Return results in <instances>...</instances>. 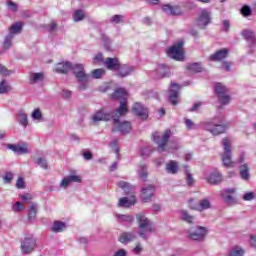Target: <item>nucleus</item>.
Segmentation results:
<instances>
[{
    "mask_svg": "<svg viewBox=\"0 0 256 256\" xmlns=\"http://www.w3.org/2000/svg\"><path fill=\"white\" fill-rule=\"evenodd\" d=\"M136 222L138 224L139 237H141V239H144V241H147L149 239L147 233H155V226H153L151 220H149V218H147V216H145V213L143 212L136 214Z\"/></svg>",
    "mask_w": 256,
    "mask_h": 256,
    "instance_id": "nucleus-1",
    "label": "nucleus"
},
{
    "mask_svg": "<svg viewBox=\"0 0 256 256\" xmlns=\"http://www.w3.org/2000/svg\"><path fill=\"white\" fill-rule=\"evenodd\" d=\"M70 71H73V74L75 75L79 83V91H85L89 83V74L85 73V67L83 66V64L71 63Z\"/></svg>",
    "mask_w": 256,
    "mask_h": 256,
    "instance_id": "nucleus-2",
    "label": "nucleus"
},
{
    "mask_svg": "<svg viewBox=\"0 0 256 256\" xmlns=\"http://www.w3.org/2000/svg\"><path fill=\"white\" fill-rule=\"evenodd\" d=\"M126 95L127 90H125V88H118L111 94V99H121L120 106L114 110L115 113H118L120 117H123V115H126V113L129 111L127 108V98H125Z\"/></svg>",
    "mask_w": 256,
    "mask_h": 256,
    "instance_id": "nucleus-3",
    "label": "nucleus"
},
{
    "mask_svg": "<svg viewBox=\"0 0 256 256\" xmlns=\"http://www.w3.org/2000/svg\"><path fill=\"white\" fill-rule=\"evenodd\" d=\"M205 131H209L212 135H221L227 131L229 125L223 123V119L214 118L211 121L205 122L203 125Z\"/></svg>",
    "mask_w": 256,
    "mask_h": 256,
    "instance_id": "nucleus-4",
    "label": "nucleus"
},
{
    "mask_svg": "<svg viewBox=\"0 0 256 256\" xmlns=\"http://www.w3.org/2000/svg\"><path fill=\"white\" fill-rule=\"evenodd\" d=\"M184 45V40H179L174 43L166 50L168 57H170V59H174V61H185V51H183Z\"/></svg>",
    "mask_w": 256,
    "mask_h": 256,
    "instance_id": "nucleus-5",
    "label": "nucleus"
},
{
    "mask_svg": "<svg viewBox=\"0 0 256 256\" xmlns=\"http://www.w3.org/2000/svg\"><path fill=\"white\" fill-rule=\"evenodd\" d=\"M222 147L224 149V153L222 154V165L228 168L235 167V162L232 160L231 141H229V138H224L222 140Z\"/></svg>",
    "mask_w": 256,
    "mask_h": 256,
    "instance_id": "nucleus-6",
    "label": "nucleus"
},
{
    "mask_svg": "<svg viewBox=\"0 0 256 256\" xmlns=\"http://www.w3.org/2000/svg\"><path fill=\"white\" fill-rule=\"evenodd\" d=\"M209 231L203 226H193L187 230V237L192 241H205Z\"/></svg>",
    "mask_w": 256,
    "mask_h": 256,
    "instance_id": "nucleus-7",
    "label": "nucleus"
},
{
    "mask_svg": "<svg viewBox=\"0 0 256 256\" xmlns=\"http://www.w3.org/2000/svg\"><path fill=\"white\" fill-rule=\"evenodd\" d=\"M152 139L158 145V151L163 152L165 151V147H167V143H169V139H171V131L166 130L162 137L159 135V132H154Z\"/></svg>",
    "mask_w": 256,
    "mask_h": 256,
    "instance_id": "nucleus-8",
    "label": "nucleus"
},
{
    "mask_svg": "<svg viewBox=\"0 0 256 256\" xmlns=\"http://www.w3.org/2000/svg\"><path fill=\"white\" fill-rule=\"evenodd\" d=\"M113 125H118L117 127L112 128V133L119 132L121 135H127L131 133V122L124 121L121 122L119 119V113H117L113 118Z\"/></svg>",
    "mask_w": 256,
    "mask_h": 256,
    "instance_id": "nucleus-9",
    "label": "nucleus"
},
{
    "mask_svg": "<svg viewBox=\"0 0 256 256\" xmlns=\"http://www.w3.org/2000/svg\"><path fill=\"white\" fill-rule=\"evenodd\" d=\"M188 204L190 209L193 211H199L200 213L203 211H207V209H212L213 205L211 204V200L209 198H204L200 200L198 203H195L193 198L188 200Z\"/></svg>",
    "mask_w": 256,
    "mask_h": 256,
    "instance_id": "nucleus-10",
    "label": "nucleus"
},
{
    "mask_svg": "<svg viewBox=\"0 0 256 256\" xmlns=\"http://www.w3.org/2000/svg\"><path fill=\"white\" fill-rule=\"evenodd\" d=\"M117 112L112 111L110 113H105V110L100 109L96 111L92 116L93 123H99V121H111V119H114Z\"/></svg>",
    "mask_w": 256,
    "mask_h": 256,
    "instance_id": "nucleus-11",
    "label": "nucleus"
},
{
    "mask_svg": "<svg viewBox=\"0 0 256 256\" xmlns=\"http://www.w3.org/2000/svg\"><path fill=\"white\" fill-rule=\"evenodd\" d=\"M211 23V12L202 10L201 14L196 19L197 27L200 29H207V25Z\"/></svg>",
    "mask_w": 256,
    "mask_h": 256,
    "instance_id": "nucleus-12",
    "label": "nucleus"
},
{
    "mask_svg": "<svg viewBox=\"0 0 256 256\" xmlns=\"http://www.w3.org/2000/svg\"><path fill=\"white\" fill-rule=\"evenodd\" d=\"M162 11L166 13V15H170L172 17H177L179 15H183V8L181 5H171V4H164L162 6Z\"/></svg>",
    "mask_w": 256,
    "mask_h": 256,
    "instance_id": "nucleus-13",
    "label": "nucleus"
},
{
    "mask_svg": "<svg viewBox=\"0 0 256 256\" xmlns=\"http://www.w3.org/2000/svg\"><path fill=\"white\" fill-rule=\"evenodd\" d=\"M135 71V67L129 64H121L119 65V69L116 70V77L120 79H125V77H129Z\"/></svg>",
    "mask_w": 256,
    "mask_h": 256,
    "instance_id": "nucleus-14",
    "label": "nucleus"
},
{
    "mask_svg": "<svg viewBox=\"0 0 256 256\" xmlns=\"http://www.w3.org/2000/svg\"><path fill=\"white\" fill-rule=\"evenodd\" d=\"M241 36L245 39V41L248 44V47L250 49H253V47H256V34L255 31L244 29L241 32Z\"/></svg>",
    "mask_w": 256,
    "mask_h": 256,
    "instance_id": "nucleus-15",
    "label": "nucleus"
},
{
    "mask_svg": "<svg viewBox=\"0 0 256 256\" xmlns=\"http://www.w3.org/2000/svg\"><path fill=\"white\" fill-rule=\"evenodd\" d=\"M34 249L35 239L31 237H26L21 243V252L23 253V255H29V253H33Z\"/></svg>",
    "mask_w": 256,
    "mask_h": 256,
    "instance_id": "nucleus-16",
    "label": "nucleus"
},
{
    "mask_svg": "<svg viewBox=\"0 0 256 256\" xmlns=\"http://www.w3.org/2000/svg\"><path fill=\"white\" fill-rule=\"evenodd\" d=\"M132 111H133L134 115H136L137 117H140V119H142V121L149 119V112L139 102H136L133 105Z\"/></svg>",
    "mask_w": 256,
    "mask_h": 256,
    "instance_id": "nucleus-17",
    "label": "nucleus"
},
{
    "mask_svg": "<svg viewBox=\"0 0 256 256\" xmlns=\"http://www.w3.org/2000/svg\"><path fill=\"white\" fill-rule=\"evenodd\" d=\"M135 203H137V197L131 193H128L125 197L119 199L118 207H133Z\"/></svg>",
    "mask_w": 256,
    "mask_h": 256,
    "instance_id": "nucleus-18",
    "label": "nucleus"
},
{
    "mask_svg": "<svg viewBox=\"0 0 256 256\" xmlns=\"http://www.w3.org/2000/svg\"><path fill=\"white\" fill-rule=\"evenodd\" d=\"M121 64V61H119V58L114 57H108L106 58L104 65L108 71H112V73H116L119 69V65Z\"/></svg>",
    "mask_w": 256,
    "mask_h": 256,
    "instance_id": "nucleus-19",
    "label": "nucleus"
},
{
    "mask_svg": "<svg viewBox=\"0 0 256 256\" xmlns=\"http://www.w3.org/2000/svg\"><path fill=\"white\" fill-rule=\"evenodd\" d=\"M172 89L169 90V102L172 105H177L179 103L177 99H179V84L172 82L171 85Z\"/></svg>",
    "mask_w": 256,
    "mask_h": 256,
    "instance_id": "nucleus-20",
    "label": "nucleus"
},
{
    "mask_svg": "<svg viewBox=\"0 0 256 256\" xmlns=\"http://www.w3.org/2000/svg\"><path fill=\"white\" fill-rule=\"evenodd\" d=\"M227 55H229V50L227 48H222L214 54H211L209 59L210 61H223V59H227Z\"/></svg>",
    "mask_w": 256,
    "mask_h": 256,
    "instance_id": "nucleus-21",
    "label": "nucleus"
},
{
    "mask_svg": "<svg viewBox=\"0 0 256 256\" xmlns=\"http://www.w3.org/2000/svg\"><path fill=\"white\" fill-rule=\"evenodd\" d=\"M158 76L156 79H164V77H171V69L165 64H159L156 70Z\"/></svg>",
    "mask_w": 256,
    "mask_h": 256,
    "instance_id": "nucleus-22",
    "label": "nucleus"
},
{
    "mask_svg": "<svg viewBox=\"0 0 256 256\" xmlns=\"http://www.w3.org/2000/svg\"><path fill=\"white\" fill-rule=\"evenodd\" d=\"M206 180L211 185H219L223 181V175L219 171H214L209 174Z\"/></svg>",
    "mask_w": 256,
    "mask_h": 256,
    "instance_id": "nucleus-23",
    "label": "nucleus"
},
{
    "mask_svg": "<svg viewBox=\"0 0 256 256\" xmlns=\"http://www.w3.org/2000/svg\"><path fill=\"white\" fill-rule=\"evenodd\" d=\"M55 71L56 73L67 75L69 71H71V61L60 62L56 64Z\"/></svg>",
    "mask_w": 256,
    "mask_h": 256,
    "instance_id": "nucleus-24",
    "label": "nucleus"
},
{
    "mask_svg": "<svg viewBox=\"0 0 256 256\" xmlns=\"http://www.w3.org/2000/svg\"><path fill=\"white\" fill-rule=\"evenodd\" d=\"M71 183H81V177L77 175H69L62 179L60 183V187L67 188L68 185H71Z\"/></svg>",
    "mask_w": 256,
    "mask_h": 256,
    "instance_id": "nucleus-25",
    "label": "nucleus"
},
{
    "mask_svg": "<svg viewBox=\"0 0 256 256\" xmlns=\"http://www.w3.org/2000/svg\"><path fill=\"white\" fill-rule=\"evenodd\" d=\"M135 239H137V234L135 232H124L119 237L120 243L123 244L131 243V241H135Z\"/></svg>",
    "mask_w": 256,
    "mask_h": 256,
    "instance_id": "nucleus-26",
    "label": "nucleus"
},
{
    "mask_svg": "<svg viewBox=\"0 0 256 256\" xmlns=\"http://www.w3.org/2000/svg\"><path fill=\"white\" fill-rule=\"evenodd\" d=\"M8 149H11V151L17 153L18 155H25L29 153V148H27V146H21L17 144H9Z\"/></svg>",
    "mask_w": 256,
    "mask_h": 256,
    "instance_id": "nucleus-27",
    "label": "nucleus"
},
{
    "mask_svg": "<svg viewBox=\"0 0 256 256\" xmlns=\"http://www.w3.org/2000/svg\"><path fill=\"white\" fill-rule=\"evenodd\" d=\"M166 172L171 175H177V173H179V163L175 160L169 161V163L166 164Z\"/></svg>",
    "mask_w": 256,
    "mask_h": 256,
    "instance_id": "nucleus-28",
    "label": "nucleus"
},
{
    "mask_svg": "<svg viewBox=\"0 0 256 256\" xmlns=\"http://www.w3.org/2000/svg\"><path fill=\"white\" fill-rule=\"evenodd\" d=\"M21 31H23V22H15L10 26L8 35L15 37Z\"/></svg>",
    "mask_w": 256,
    "mask_h": 256,
    "instance_id": "nucleus-29",
    "label": "nucleus"
},
{
    "mask_svg": "<svg viewBox=\"0 0 256 256\" xmlns=\"http://www.w3.org/2000/svg\"><path fill=\"white\" fill-rule=\"evenodd\" d=\"M239 175L243 181H249L251 174L249 173V166L247 164L239 166Z\"/></svg>",
    "mask_w": 256,
    "mask_h": 256,
    "instance_id": "nucleus-30",
    "label": "nucleus"
},
{
    "mask_svg": "<svg viewBox=\"0 0 256 256\" xmlns=\"http://www.w3.org/2000/svg\"><path fill=\"white\" fill-rule=\"evenodd\" d=\"M188 71L192 73H202L203 72V64L200 62L189 63L186 67Z\"/></svg>",
    "mask_w": 256,
    "mask_h": 256,
    "instance_id": "nucleus-31",
    "label": "nucleus"
},
{
    "mask_svg": "<svg viewBox=\"0 0 256 256\" xmlns=\"http://www.w3.org/2000/svg\"><path fill=\"white\" fill-rule=\"evenodd\" d=\"M179 214H180V219L182 221H184L185 223L191 224V223H193V221H195V216L190 215L189 211H187V210H180Z\"/></svg>",
    "mask_w": 256,
    "mask_h": 256,
    "instance_id": "nucleus-32",
    "label": "nucleus"
},
{
    "mask_svg": "<svg viewBox=\"0 0 256 256\" xmlns=\"http://www.w3.org/2000/svg\"><path fill=\"white\" fill-rule=\"evenodd\" d=\"M138 175L142 181H147L148 172H147V164L141 163L138 166Z\"/></svg>",
    "mask_w": 256,
    "mask_h": 256,
    "instance_id": "nucleus-33",
    "label": "nucleus"
},
{
    "mask_svg": "<svg viewBox=\"0 0 256 256\" xmlns=\"http://www.w3.org/2000/svg\"><path fill=\"white\" fill-rule=\"evenodd\" d=\"M17 121H18L19 125H22V127H27L29 125V120L27 118V114H25L23 111L18 112Z\"/></svg>",
    "mask_w": 256,
    "mask_h": 256,
    "instance_id": "nucleus-34",
    "label": "nucleus"
},
{
    "mask_svg": "<svg viewBox=\"0 0 256 256\" xmlns=\"http://www.w3.org/2000/svg\"><path fill=\"white\" fill-rule=\"evenodd\" d=\"M118 187L124 191V193H131V191H135V186L131 185L128 182L120 181L118 182Z\"/></svg>",
    "mask_w": 256,
    "mask_h": 256,
    "instance_id": "nucleus-35",
    "label": "nucleus"
},
{
    "mask_svg": "<svg viewBox=\"0 0 256 256\" xmlns=\"http://www.w3.org/2000/svg\"><path fill=\"white\" fill-rule=\"evenodd\" d=\"M37 217V204L30 203L28 211L29 221H33Z\"/></svg>",
    "mask_w": 256,
    "mask_h": 256,
    "instance_id": "nucleus-36",
    "label": "nucleus"
},
{
    "mask_svg": "<svg viewBox=\"0 0 256 256\" xmlns=\"http://www.w3.org/2000/svg\"><path fill=\"white\" fill-rule=\"evenodd\" d=\"M72 17L75 23H79V21H83V19H85V12L81 9H77L74 11Z\"/></svg>",
    "mask_w": 256,
    "mask_h": 256,
    "instance_id": "nucleus-37",
    "label": "nucleus"
},
{
    "mask_svg": "<svg viewBox=\"0 0 256 256\" xmlns=\"http://www.w3.org/2000/svg\"><path fill=\"white\" fill-rule=\"evenodd\" d=\"M221 197L228 205H235L237 203V198L229 193H223Z\"/></svg>",
    "mask_w": 256,
    "mask_h": 256,
    "instance_id": "nucleus-38",
    "label": "nucleus"
},
{
    "mask_svg": "<svg viewBox=\"0 0 256 256\" xmlns=\"http://www.w3.org/2000/svg\"><path fill=\"white\" fill-rule=\"evenodd\" d=\"M63 231H65V223H63L61 221L54 222V224L52 226V232L53 233H61Z\"/></svg>",
    "mask_w": 256,
    "mask_h": 256,
    "instance_id": "nucleus-39",
    "label": "nucleus"
},
{
    "mask_svg": "<svg viewBox=\"0 0 256 256\" xmlns=\"http://www.w3.org/2000/svg\"><path fill=\"white\" fill-rule=\"evenodd\" d=\"M11 91V86L7 83V80L3 79L0 82V95H5V93H9Z\"/></svg>",
    "mask_w": 256,
    "mask_h": 256,
    "instance_id": "nucleus-40",
    "label": "nucleus"
},
{
    "mask_svg": "<svg viewBox=\"0 0 256 256\" xmlns=\"http://www.w3.org/2000/svg\"><path fill=\"white\" fill-rule=\"evenodd\" d=\"M13 39H15V37L11 36L10 34L5 36L3 41V49H5V51L11 49V45H13Z\"/></svg>",
    "mask_w": 256,
    "mask_h": 256,
    "instance_id": "nucleus-41",
    "label": "nucleus"
},
{
    "mask_svg": "<svg viewBox=\"0 0 256 256\" xmlns=\"http://www.w3.org/2000/svg\"><path fill=\"white\" fill-rule=\"evenodd\" d=\"M214 91L216 93V95H225V93H227V87H225L223 84L221 83H217L215 86H214Z\"/></svg>",
    "mask_w": 256,
    "mask_h": 256,
    "instance_id": "nucleus-42",
    "label": "nucleus"
},
{
    "mask_svg": "<svg viewBox=\"0 0 256 256\" xmlns=\"http://www.w3.org/2000/svg\"><path fill=\"white\" fill-rule=\"evenodd\" d=\"M240 13L243 15V17H251V15H253V10L251 9V6L244 5L240 9Z\"/></svg>",
    "mask_w": 256,
    "mask_h": 256,
    "instance_id": "nucleus-43",
    "label": "nucleus"
},
{
    "mask_svg": "<svg viewBox=\"0 0 256 256\" xmlns=\"http://www.w3.org/2000/svg\"><path fill=\"white\" fill-rule=\"evenodd\" d=\"M43 79V73L36 72L30 76V83H37L39 81H43Z\"/></svg>",
    "mask_w": 256,
    "mask_h": 256,
    "instance_id": "nucleus-44",
    "label": "nucleus"
},
{
    "mask_svg": "<svg viewBox=\"0 0 256 256\" xmlns=\"http://www.w3.org/2000/svg\"><path fill=\"white\" fill-rule=\"evenodd\" d=\"M124 20L125 16L116 14L110 18V23H115V25H119V23H124Z\"/></svg>",
    "mask_w": 256,
    "mask_h": 256,
    "instance_id": "nucleus-45",
    "label": "nucleus"
},
{
    "mask_svg": "<svg viewBox=\"0 0 256 256\" xmlns=\"http://www.w3.org/2000/svg\"><path fill=\"white\" fill-rule=\"evenodd\" d=\"M103 75H105V70L98 68V69H94L92 71V78L93 79H101V77H103Z\"/></svg>",
    "mask_w": 256,
    "mask_h": 256,
    "instance_id": "nucleus-46",
    "label": "nucleus"
},
{
    "mask_svg": "<svg viewBox=\"0 0 256 256\" xmlns=\"http://www.w3.org/2000/svg\"><path fill=\"white\" fill-rule=\"evenodd\" d=\"M151 153H153V148H151V146L143 147L140 150L141 157H149Z\"/></svg>",
    "mask_w": 256,
    "mask_h": 256,
    "instance_id": "nucleus-47",
    "label": "nucleus"
},
{
    "mask_svg": "<svg viewBox=\"0 0 256 256\" xmlns=\"http://www.w3.org/2000/svg\"><path fill=\"white\" fill-rule=\"evenodd\" d=\"M36 164L39 165V167H41L42 169H49V164L47 162V159L43 158V157H39L36 159Z\"/></svg>",
    "mask_w": 256,
    "mask_h": 256,
    "instance_id": "nucleus-48",
    "label": "nucleus"
},
{
    "mask_svg": "<svg viewBox=\"0 0 256 256\" xmlns=\"http://www.w3.org/2000/svg\"><path fill=\"white\" fill-rule=\"evenodd\" d=\"M218 101L222 105H228V103L231 101V96L225 95V94H220L218 96Z\"/></svg>",
    "mask_w": 256,
    "mask_h": 256,
    "instance_id": "nucleus-49",
    "label": "nucleus"
},
{
    "mask_svg": "<svg viewBox=\"0 0 256 256\" xmlns=\"http://www.w3.org/2000/svg\"><path fill=\"white\" fill-rule=\"evenodd\" d=\"M101 39L104 43L105 49H107V51H109V48L111 47V39L105 33H101Z\"/></svg>",
    "mask_w": 256,
    "mask_h": 256,
    "instance_id": "nucleus-50",
    "label": "nucleus"
},
{
    "mask_svg": "<svg viewBox=\"0 0 256 256\" xmlns=\"http://www.w3.org/2000/svg\"><path fill=\"white\" fill-rule=\"evenodd\" d=\"M109 147L113 149V151L116 153L117 157H119V141L117 139L112 140L109 144Z\"/></svg>",
    "mask_w": 256,
    "mask_h": 256,
    "instance_id": "nucleus-51",
    "label": "nucleus"
},
{
    "mask_svg": "<svg viewBox=\"0 0 256 256\" xmlns=\"http://www.w3.org/2000/svg\"><path fill=\"white\" fill-rule=\"evenodd\" d=\"M32 119L34 121H39L40 119H43V114L41 113V109L39 108L34 109V111L32 112Z\"/></svg>",
    "mask_w": 256,
    "mask_h": 256,
    "instance_id": "nucleus-52",
    "label": "nucleus"
},
{
    "mask_svg": "<svg viewBox=\"0 0 256 256\" xmlns=\"http://www.w3.org/2000/svg\"><path fill=\"white\" fill-rule=\"evenodd\" d=\"M19 197L24 203H31V201H33V195H31V193H23L20 194Z\"/></svg>",
    "mask_w": 256,
    "mask_h": 256,
    "instance_id": "nucleus-53",
    "label": "nucleus"
},
{
    "mask_svg": "<svg viewBox=\"0 0 256 256\" xmlns=\"http://www.w3.org/2000/svg\"><path fill=\"white\" fill-rule=\"evenodd\" d=\"M7 5H8V9L10 11H12L13 13H17V11H19V5H17V3H15L11 0H8Z\"/></svg>",
    "mask_w": 256,
    "mask_h": 256,
    "instance_id": "nucleus-54",
    "label": "nucleus"
},
{
    "mask_svg": "<svg viewBox=\"0 0 256 256\" xmlns=\"http://www.w3.org/2000/svg\"><path fill=\"white\" fill-rule=\"evenodd\" d=\"M13 177H14L13 172H10V171L5 172V174L3 176L4 183L10 184L11 181H13Z\"/></svg>",
    "mask_w": 256,
    "mask_h": 256,
    "instance_id": "nucleus-55",
    "label": "nucleus"
},
{
    "mask_svg": "<svg viewBox=\"0 0 256 256\" xmlns=\"http://www.w3.org/2000/svg\"><path fill=\"white\" fill-rule=\"evenodd\" d=\"M155 185H147L141 188V193H155Z\"/></svg>",
    "mask_w": 256,
    "mask_h": 256,
    "instance_id": "nucleus-56",
    "label": "nucleus"
},
{
    "mask_svg": "<svg viewBox=\"0 0 256 256\" xmlns=\"http://www.w3.org/2000/svg\"><path fill=\"white\" fill-rule=\"evenodd\" d=\"M184 168L187 175V178H186L187 185L191 186L193 185V183H195V180L193 179V175L189 172V170H187V166H184Z\"/></svg>",
    "mask_w": 256,
    "mask_h": 256,
    "instance_id": "nucleus-57",
    "label": "nucleus"
},
{
    "mask_svg": "<svg viewBox=\"0 0 256 256\" xmlns=\"http://www.w3.org/2000/svg\"><path fill=\"white\" fill-rule=\"evenodd\" d=\"M116 217L120 219V221H126L128 223L133 222V216L117 214Z\"/></svg>",
    "mask_w": 256,
    "mask_h": 256,
    "instance_id": "nucleus-58",
    "label": "nucleus"
},
{
    "mask_svg": "<svg viewBox=\"0 0 256 256\" xmlns=\"http://www.w3.org/2000/svg\"><path fill=\"white\" fill-rule=\"evenodd\" d=\"M23 209H25V206L21 202H16L13 206V211L15 213H19V212L23 211Z\"/></svg>",
    "mask_w": 256,
    "mask_h": 256,
    "instance_id": "nucleus-59",
    "label": "nucleus"
},
{
    "mask_svg": "<svg viewBox=\"0 0 256 256\" xmlns=\"http://www.w3.org/2000/svg\"><path fill=\"white\" fill-rule=\"evenodd\" d=\"M16 189H25V180L21 176L16 181Z\"/></svg>",
    "mask_w": 256,
    "mask_h": 256,
    "instance_id": "nucleus-60",
    "label": "nucleus"
},
{
    "mask_svg": "<svg viewBox=\"0 0 256 256\" xmlns=\"http://www.w3.org/2000/svg\"><path fill=\"white\" fill-rule=\"evenodd\" d=\"M151 199H153V194L144 193L141 196L142 203H150Z\"/></svg>",
    "mask_w": 256,
    "mask_h": 256,
    "instance_id": "nucleus-61",
    "label": "nucleus"
},
{
    "mask_svg": "<svg viewBox=\"0 0 256 256\" xmlns=\"http://www.w3.org/2000/svg\"><path fill=\"white\" fill-rule=\"evenodd\" d=\"M255 194L254 193H246L242 196V199H244V201H253V199H255Z\"/></svg>",
    "mask_w": 256,
    "mask_h": 256,
    "instance_id": "nucleus-62",
    "label": "nucleus"
},
{
    "mask_svg": "<svg viewBox=\"0 0 256 256\" xmlns=\"http://www.w3.org/2000/svg\"><path fill=\"white\" fill-rule=\"evenodd\" d=\"M0 75H11V72L3 64H0Z\"/></svg>",
    "mask_w": 256,
    "mask_h": 256,
    "instance_id": "nucleus-63",
    "label": "nucleus"
},
{
    "mask_svg": "<svg viewBox=\"0 0 256 256\" xmlns=\"http://www.w3.org/2000/svg\"><path fill=\"white\" fill-rule=\"evenodd\" d=\"M113 256H127V250L120 249L116 253H114Z\"/></svg>",
    "mask_w": 256,
    "mask_h": 256,
    "instance_id": "nucleus-64",
    "label": "nucleus"
}]
</instances>
